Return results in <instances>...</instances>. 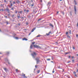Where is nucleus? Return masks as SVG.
Here are the masks:
<instances>
[{"instance_id":"5fc2aeb1","label":"nucleus","mask_w":78,"mask_h":78,"mask_svg":"<svg viewBox=\"0 0 78 78\" xmlns=\"http://www.w3.org/2000/svg\"><path fill=\"white\" fill-rule=\"evenodd\" d=\"M40 2H41V3H42V0H41L40 1Z\"/></svg>"},{"instance_id":"6e6552de","label":"nucleus","mask_w":78,"mask_h":78,"mask_svg":"<svg viewBox=\"0 0 78 78\" xmlns=\"http://www.w3.org/2000/svg\"><path fill=\"white\" fill-rule=\"evenodd\" d=\"M36 27H34V28H33L31 30V32H33V31H34V30H36Z\"/></svg>"},{"instance_id":"f03ea898","label":"nucleus","mask_w":78,"mask_h":78,"mask_svg":"<svg viewBox=\"0 0 78 78\" xmlns=\"http://www.w3.org/2000/svg\"><path fill=\"white\" fill-rule=\"evenodd\" d=\"M34 47H36V48H40V49H42L43 48H42V47H40V46H37V44H35L34 45Z\"/></svg>"},{"instance_id":"37998d69","label":"nucleus","mask_w":78,"mask_h":78,"mask_svg":"<svg viewBox=\"0 0 78 78\" xmlns=\"http://www.w3.org/2000/svg\"><path fill=\"white\" fill-rule=\"evenodd\" d=\"M5 18H6V19H7V18H8V17H7V16H5Z\"/></svg>"},{"instance_id":"49530a36","label":"nucleus","mask_w":78,"mask_h":78,"mask_svg":"<svg viewBox=\"0 0 78 78\" xmlns=\"http://www.w3.org/2000/svg\"><path fill=\"white\" fill-rule=\"evenodd\" d=\"M51 32H49L48 33L50 34H51Z\"/></svg>"},{"instance_id":"338daca9","label":"nucleus","mask_w":78,"mask_h":78,"mask_svg":"<svg viewBox=\"0 0 78 78\" xmlns=\"http://www.w3.org/2000/svg\"><path fill=\"white\" fill-rule=\"evenodd\" d=\"M78 72V69H77V72Z\"/></svg>"},{"instance_id":"9d476101","label":"nucleus","mask_w":78,"mask_h":78,"mask_svg":"<svg viewBox=\"0 0 78 78\" xmlns=\"http://www.w3.org/2000/svg\"><path fill=\"white\" fill-rule=\"evenodd\" d=\"M20 15L19 14H18L17 16V17H18V18H20Z\"/></svg>"},{"instance_id":"412c9836","label":"nucleus","mask_w":78,"mask_h":78,"mask_svg":"<svg viewBox=\"0 0 78 78\" xmlns=\"http://www.w3.org/2000/svg\"><path fill=\"white\" fill-rule=\"evenodd\" d=\"M31 6H34V3H33L31 5Z\"/></svg>"},{"instance_id":"dca6fc26","label":"nucleus","mask_w":78,"mask_h":78,"mask_svg":"<svg viewBox=\"0 0 78 78\" xmlns=\"http://www.w3.org/2000/svg\"><path fill=\"white\" fill-rule=\"evenodd\" d=\"M67 37H68V38H70V37L69 36V35H67Z\"/></svg>"},{"instance_id":"4d7b16f0","label":"nucleus","mask_w":78,"mask_h":78,"mask_svg":"<svg viewBox=\"0 0 78 78\" xmlns=\"http://www.w3.org/2000/svg\"><path fill=\"white\" fill-rule=\"evenodd\" d=\"M21 19H23V17H21Z\"/></svg>"},{"instance_id":"5701e85b","label":"nucleus","mask_w":78,"mask_h":78,"mask_svg":"<svg viewBox=\"0 0 78 78\" xmlns=\"http://www.w3.org/2000/svg\"><path fill=\"white\" fill-rule=\"evenodd\" d=\"M32 47H33V45H31L30 46V48H32Z\"/></svg>"},{"instance_id":"a878e982","label":"nucleus","mask_w":78,"mask_h":78,"mask_svg":"<svg viewBox=\"0 0 78 78\" xmlns=\"http://www.w3.org/2000/svg\"><path fill=\"white\" fill-rule=\"evenodd\" d=\"M73 50H75V47L73 46Z\"/></svg>"},{"instance_id":"4be33fe9","label":"nucleus","mask_w":78,"mask_h":78,"mask_svg":"<svg viewBox=\"0 0 78 78\" xmlns=\"http://www.w3.org/2000/svg\"><path fill=\"white\" fill-rule=\"evenodd\" d=\"M6 23L7 24H9V23L8 22V21H6Z\"/></svg>"},{"instance_id":"e433bc0d","label":"nucleus","mask_w":78,"mask_h":78,"mask_svg":"<svg viewBox=\"0 0 78 78\" xmlns=\"http://www.w3.org/2000/svg\"><path fill=\"white\" fill-rule=\"evenodd\" d=\"M35 68H37V65L35 66Z\"/></svg>"},{"instance_id":"2eb2a0df","label":"nucleus","mask_w":78,"mask_h":78,"mask_svg":"<svg viewBox=\"0 0 78 78\" xmlns=\"http://www.w3.org/2000/svg\"><path fill=\"white\" fill-rule=\"evenodd\" d=\"M46 60L47 61H50L51 59H50V58H48V59H47Z\"/></svg>"},{"instance_id":"ea45409f","label":"nucleus","mask_w":78,"mask_h":78,"mask_svg":"<svg viewBox=\"0 0 78 78\" xmlns=\"http://www.w3.org/2000/svg\"><path fill=\"white\" fill-rule=\"evenodd\" d=\"M16 39H18V37H15Z\"/></svg>"},{"instance_id":"774afa93","label":"nucleus","mask_w":78,"mask_h":78,"mask_svg":"<svg viewBox=\"0 0 78 78\" xmlns=\"http://www.w3.org/2000/svg\"><path fill=\"white\" fill-rule=\"evenodd\" d=\"M69 58H70V56H69Z\"/></svg>"},{"instance_id":"bf43d9fd","label":"nucleus","mask_w":78,"mask_h":78,"mask_svg":"<svg viewBox=\"0 0 78 78\" xmlns=\"http://www.w3.org/2000/svg\"><path fill=\"white\" fill-rule=\"evenodd\" d=\"M59 13V12H57V14H58Z\"/></svg>"},{"instance_id":"2f4dec72","label":"nucleus","mask_w":78,"mask_h":78,"mask_svg":"<svg viewBox=\"0 0 78 78\" xmlns=\"http://www.w3.org/2000/svg\"><path fill=\"white\" fill-rule=\"evenodd\" d=\"M42 20V19H39L38 20V21H40V20Z\"/></svg>"},{"instance_id":"de8ad7c7","label":"nucleus","mask_w":78,"mask_h":78,"mask_svg":"<svg viewBox=\"0 0 78 78\" xmlns=\"http://www.w3.org/2000/svg\"><path fill=\"white\" fill-rule=\"evenodd\" d=\"M8 64H9L10 65V63L9 62H8Z\"/></svg>"},{"instance_id":"680f3d73","label":"nucleus","mask_w":78,"mask_h":78,"mask_svg":"<svg viewBox=\"0 0 78 78\" xmlns=\"http://www.w3.org/2000/svg\"><path fill=\"white\" fill-rule=\"evenodd\" d=\"M2 54V52H0V54Z\"/></svg>"},{"instance_id":"f8f14e48","label":"nucleus","mask_w":78,"mask_h":78,"mask_svg":"<svg viewBox=\"0 0 78 78\" xmlns=\"http://www.w3.org/2000/svg\"><path fill=\"white\" fill-rule=\"evenodd\" d=\"M49 25L50 27H51L52 28H53V25L51 24H50Z\"/></svg>"},{"instance_id":"6ab92c4d","label":"nucleus","mask_w":78,"mask_h":78,"mask_svg":"<svg viewBox=\"0 0 78 78\" xmlns=\"http://www.w3.org/2000/svg\"><path fill=\"white\" fill-rule=\"evenodd\" d=\"M26 12H29V10L27 9L26 10Z\"/></svg>"},{"instance_id":"aec40b11","label":"nucleus","mask_w":78,"mask_h":78,"mask_svg":"<svg viewBox=\"0 0 78 78\" xmlns=\"http://www.w3.org/2000/svg\"><path fill=\"white\" fill-rule=\"evenodd\" d=\"M68 34H69V33L68 32H67L66 33V35H68Z\"/></svg>"},{"instance_id":"69168bd1","label":"nucleus","mask_w":78,"mask_h":78,"mask_svg":"<svg viewBox=\"0 0 78 78\" xmlns=\"http://www.w3.org/2000/svg\"><path fill=\"white\" fill-rule=\"evenodd\" d=\"M14 17V15H12V17Z\"/></svg>"},{"instance_id":"3c124183","label":"nucleus","mask_w":78,"mask_h":78,"mask_svg":"<svg viewBox=\"0 0 78 78\" xmlns=\"http://www.w3.org/2000/svg\"><path fill=\"white\" fill-rule=\"evenodd\" d=\"M73 73H74V74H76V72H73Z\"/></svg>"},{"instance_id":"f704fd0d","label":"nucleus","mask_w":78,"mask_h":78,"mask_svg":"<svg viewBox=\"0 0 78 78\" xmlns=\"http://www.w3.org/2000/svg\"><path fill=\"white\" fill-rule=\"evenodd\" d=\"M40 35H38L37 36V37H40Z\"/></svg>"},{"instance_id":"72a5a7b5","label":"nucleus","mask_w":78,"mask_h":78,"mask_svg":"<svg viewBox=\"0 0 78 78\" xmlns=\"http://www.w3.org/2000/svg\"><path fill=\"white\" fill-rule=\"evenodd\" d=\"M10 6H12V3H11Z\"/></svg>"},{"instance_id":"0eeeda50","label":"nucleus","mask_w":78,"mask_h":78,"mask_svg":"<svg viewBox=\"0 0 78 78\" xmlns=\"http://www.w3.org/2000/svg\"><path fill=\"white\" fill-rule=\"evenodd\" d=\"M3 69L6 72H7V71H8V69H7V68H4Z\"/></svg>"},{"instance_id":"7c9ffc66","label":"nucleus","mask_w":78,"mask_h":78,"mask_svg":"<svg viewBox=\"0 0 78 78\" xmlns=\"http://www.w3.org/2000/svg\"><path fill=\"white\" fill-rule=\"evenodd\" d=\"M70 16H72V12H70Z\"/></svg>"},{"instance_id":"c756f323","label":"nucleus","mask_w":78,"mask_h":78,"mask_svg":"<svg viewBox=\"0 0 78 78\" xmlns=\"http://www.w3.org/2000/svg\"><path fill=\"white\" fill-rule=\"evenodd\" d=\"M13 3L14 5V4H16V2H13Z\"/></svg>"},{"instance_id":"393cba45","label":"nucleus","mask_w":78,"mask_h":78,"mask_svg":"<svg viewBox=\"0 0 78 78\" xmlns=\"http://www.w3.org/2000/svg\"><path fill=\"white\" fill-rule=\"evenodd\" d=\"M62 14H63V15H64V12H62Z\"/></svg>"},{"instance_id":"e2e57ef3","label":"nucleus","mask_w":78,"mask_h":78,"mask_svg":"<svg viewBox=\"0 0 78 78\" xmlns=\"http://www.w3.org/2000/svg\"><path fill=\"white\" fill-rule=\"evenodd\" d=\"M26 10L25 9H24V11H26Z\"/></svg>"},{"instance_id":"8fccbe9b","label":"nucleus","mask_w":78,"mask_h":78,"mask_svg":"<svg viewBox=\"0 0 78 78\" xmlns=\"http://www.w3.org/2000/svg\"><path fill=\"white\" fill-rule=\"evenodd\" d=\"M13 8H14V7H13L11 9L12 10H13V9H14Z\"/></svg>"},{"instance_id":"4c0bfd02","label":"nucleus","mask_w":78,"mask_h":78,"mask_svg":"<svg viewBox=\"0 0 78 78\" xmlns=\"http://www.w3.org/2000/svg\"><path fill=\"white\" fill-rule=\"evenodd\" d=\"M4 2L5 3L6 2V0H4Z\"/></svg>"},{"instance_id":"864d4df0","label":"nucleus","mask_w":78,"mask_h":78,"mask_svg":"<svg viewBox=\"0 0 78 78\" xmlns=\"http://www.w3.org/2000/svg\"><path fill=\"white\" fill-rule=\"evenodd\" d=\"M31 33H29V36H30V34H31Z\"/></svg>"},{"instance_id":"1a4fd4ad","label":"nucleus","mask_w":78,"mask_h":78,"mask_svg":"<svg viewBox=\"0 0 78 78\" xmlns=\"http://www.w3.org/2000/svg\"><path fill=\"white\" fill-rule=\"evenodd\" d=\"M23 41H24V40H25V41H28V39H26V38H23Z\"/></svg>"},{"instance_id":"ddd939ff","label":"nucleus","mask_w":78,"mask_h":78,"mask_svg":"<svg viewBox=\"0 0 78 78\" xmlns=\"http://www.w3.org/2000/svg\"><path fill=\"white\" fill-rule=\"evenodd\" d=\"M16 72L17 73L19 72V70H18V69H16Z\"/></svg>"},{"instance_id":"20e7f679","label":"nucleus","mask_w":78,"mask_h":78,"mask_svg":"<svg viewBox=\"0 0 78 78\" xmlns=\"http://www.w3.org/2000/svg\"><path fill=\"white\" fill-rule=\"evenodd\" d=\"M74 13L75 14H76V6L74 5Z\"/></svg>"},{"instance_id":"c03bdc74","label":"nucleus","mask_w":78,"mask_h":78,"mask_svg":"<svg viewBox=\"0 0 78 78\" xmlns=\"http://www.w3.org/2000/svg\"><path fill=\"white\" fill-rule=\"evenodd\" d=\"M77 27H78V23H77Z\"/></svg>"},{"instance_id":"9b49d317","label":"nucleus","mask_w":78,"mask_h":78,"mask_svg":"<svg viewBox=\"0 0 78 78\" xmlns=\"http://www.w3.org/2000/svg\"><path fill=\"white\" fill-rule=\"evenodd\" d=\"M74 2L75 3V5H77V4L76 3V1H75V0H74Z\"/></svg>"},{"instance_id":"6e6d98bb","label":"nucleus","mask_w":78,"mask_h":78,"mask_svg":"<svg viewBox=\"0 0 78 78\" xmlns=\"http://www.w3.org/2000/svg\"><path fill=\"white\" fill-rule=\"evenodd\" d=\"M78 35H76V37H78Z\"/></svg>"},{"instance_id":"a211bd4d","label":"nucleus","mask_w":78,"mask_h":78,"mask_svg":"<svg viewBox=\"0 0 78 78\" xmlns=\"http://www.w3.org/2000/svg\"><path fill=\"white\" fill-rule=\"evenodd\" d=\"M19 12V13H20V14H22V11L19 12Z\"/></svg>"},{"instance_id":"cd10ccee","label":"nucleus","mask_w":78,"mask_h":78,"mask_svg":"<svg viewBox=\"0 0 78 78\" xmlns=\"http://www.w3.org/2000/svg\"><path fill=\"white\" fill-rule=\"evenodd\" d=\"M35 70H36V68H35V69H34V73H35Z\"/></svg>"},{"instance_id":"c9c22d12","label":"nucleus","mask_w":78,"mask_h":78,"mask_svg":"<svg viewBox=\"0 0 78 78\" xmlns=\"http://www.w3.org/2000/svg\"><path fill=\"white\" fill-rule=\"evenodd\" d=\"M51 59L52 60H53V59H54V58H53V57H51Z\"/></svg>"},{"instance_id":"09e8293b","label":"nucleus","mask_w":78,"mask_h":78,"mask_svg":"<svg viewBox=\"0 0 78 78\" xmlns=\"http://www.w3.org/2000/svg\"><path fill=\"white\" fill-rule=\"evenodd\" d=\"M1 11H4L3 9H1Z\"/></svg>"},{"instance_id":"b1692460","label":"nucleus","mask_w":78,"mask_h":78,"mask_svg":"<svg viewBox=\"0 0 78 78\" xmlns=\"http://www.w3.org/2000/svg\"><path fill=\"white\" fill-rule=\"evenodd\" d=\"M39 72H40V70H38V71H37V73H39Z\"/></svg>"},{"instance_id":"423d86ee","label":"nucleus","mask_w":78,"mask_h":78,"mask_svg":"<svg viewBox=\"0 0 78 78\" xmlns=\"http://www.w3.org/2000/svg\"><path fill=\"white\" fill-rule=\"evenodd\" d=\"M8 13H9V9H6Z\"/></svg>"},{"instance_id":"473e14b6","label":"nucleus","mask_w":78,"mask_h":78,"mask_svg":"<svg viewBox=\"0 0 78 78\" xmlns=\"http://www.w3.org/2000/svg\"><path fill=\"white\" fill-rule=\"evenodd\" d=\"M58 69H61V66H58Z\"/></svg>"},{"instance_id":"7ed1b4c3","label":"nucleus","mask_w":78,"mask_h":78,"mask_svg":"<svg viewBox=\"0 0 78 78\" xmlns=\"http://www.w3.org/2000/svg\"><path fill=\"white\" fill-rule=\"evenodd\" d=\"M35 60H36V62H37L36 63L37 64H39V62H41V60H39V58L37 57L35 58Z\"/></svg>"},{"instance_id":"79ce46f5","label":"nucleus","mask_w":78,"mask_h":78,"mask_svg":"<svg viewBox=\"0 0 78 78\" xmlns=\"http://www.w3.org/2000/svg\"><path fill=\"white\" fill-rule=\"evenodd\" d=\"M69 62H70V61H68L67 62V63H69Z\"/></svg>"},{"instance_id":"a18cd8bd","label":"nucleus","mask_w":78,"mask_h":78,"mask_svg":"<svg viewBox=\"0 0 78 78\" xmlns=\"http://www.w3.org/2000/svg\"><path fill=\"white\" fill-rule=\"evenodd\" d=\"M19 1H17L16 2V3H19Z\"/></svg>"},{"instance_id":"0e129e2a","label":"nucleus","mask_w":78,"mask_h":78,"mask_svg":"<svg viewBox=\"0 0 78 78\" xmlns=\"http://www.w3.org/2000/svg\"><path fill=\"white\" fill-rule=\"evenodd\" d=\"M75 76H76V74H75Z\"/></svg>"},{"instance_id":"13d9d810","label":"nucleus","mask_w":78,"mask_h":78,"mask_svg":"<svg viewBox=\"0 0 78 78\" xmlns=\"http://www.w3.org/2000/svg\"><path fill=\"white\" fill-rule=\"evenodd\" d=\"M72 62H74V60H72Z\"/></svg>"},{"instance_id":"4468645a","label":"nucleus","mask_w":78,"mask_h":78,"mask_svg":"<svg viewBox=\"0 0 78 78\" xmlns=\"http://www.w3.org/2000/svg\"><path fill=\"white\" fill-rule=\"evenodd\" d=\"M15 13L16 14H17V11L15 10Z\"/></svg>"},{"instance_id":"58836bf2","label":"nucleus","mask_w":78,"mask_h":78,"mask_svg":"<svg viewBox=\"0 0 78 78\" xmlns=\"http://www.w3.org/2000/svg\"><path fill=\"white\" fill-rule=\"evenodd\" d=\"M47 34V35L48 36V35H50V34H49V33H48V34Z\"/></svg>"},{"instance_id":"39448f33","label":"nucleus","mask_w":78,"mask_h":78,"mask_svg":"<svg viewBox=\"0 0 78 78\" xmlns=\"http://www.w3.org/2000/svg\"><path fill=\"white\" fill-rule=\"evenodd\" d=\"M50 5H51V2L50 1L48 3V4H47L48 6H50Z\"/></svg>"},{"instance_id":"a19ab883","label":"nucleus","mask_w":78,"mask_h":78,"mask_svg":"<svg viewBox=\"0 0 78 78\" xmlns=\"http://www.w3.org/2000/svg\"><path fill=\"white\" fill-rule=\"evenodd\" d=\"M35 44V42H33L32 43V44Z\"/></svg>"},{"instance_id":"603ef678","label":"nucleus","mask_w":78,"mask_h":78,"mask_svg":"<svg viewBox=\"0 0 78 78\" xmlns=\"http://www.w3.org/2000/svg\"><path fill=\"white\" fill-rule=\"evenodd\" d=\"M55 73V71H54V70H53V71H52V73Z\"/></svg>"},{"instance_id":"f257e3e1","label":"nucleus","mask_w":78,"mask_h":78,"mask_svg":"<svg viewBox=\"0 0 78 78\" xmlns=\"http://www.w3.org/2000/svg\"><path fill=\"white\" fill-rule=\"evenodd\" d=\"M31 55L34 58H35L36 56V55H37V54L36 53H35V52H33L32 53Z\"/></svg>"},{"instance_id":"f3484780","label":"nucleus","mask_w":78,"mask_h":78,"mask_svg":"<svg viewBox=\"0 0 78 78\" xmlns=\"http://www.w3.org/2000/svg\"><path fill=\"white\" fill-rule=\"evenodd\" d=\"M69 34H71V30H69Z\"/></svg>"},{"instance_id":"c85d7f7f","label":"nucleus","mask_w":78,"mask_h":78,"mask_svg":"<svg viewBox=\"0 0 78 78\" xmlns=\"http://www.w3.org/2000/svg\"><path fill=\"white\" fill-rule=\"evenodd\" d=\"M7 55H8V54H9V52H7L6 53Z\"/></svg>"},{"instance_id":"bb28decb","label":"nucleus","mask_w":78,"mask_h":78,"mask_svg":"<svg viewBox=\"0 0 78 78\" xmlns=\"http://www.w3.org/2000/svg\"><path fill=\"white\" fill-rule=\"evenodd\" d=\"M67 76L68 78H70V76H69V75H67Z\"/></svg>"},{"instance_id":"052dcab7","label":"nucleus","mask_w":78,"mask_h":78,"mask_svg":"<svg viewBox=\"0 0 78 78\" xmlns=\"http://www.w3.org/2000/svg\"><path fill=\"white\" fill-rule=\"evenodd\" d=\"M10 3L11 4L12 3H11V2H12V1H10Z\"/></svg>"}]
</instances>
